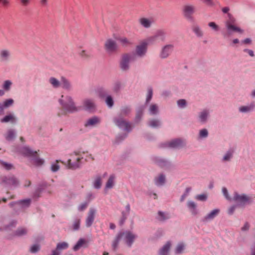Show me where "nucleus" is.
<instances>
[{"label":"nucleus","instance_id":"63","mask_svg":"<svg viewBox=\"0 0 255 255\" xmlns=\"http://www.w3.org/2000/svg\"><path fill=\"white\" fill-rule=\"evenodd\" d=\"M203 2L208 6H212L216 3V0H202Z\"/></svg>","mask_w":255,"mask_h":255},{"label":"nucleus","instance_id":"12","mask_svg":"<svg viewBox=\"0 0 255 255\" xmlns=\"http://www.w3.org/2000/svg\"><path fill=\"white\" fill-rule=\"evenodd\" d=\"M174 45L173 44H166L164 45L161 48L159 53V57L161 59H166L168 58L173 50Z\"/></svg>","mask_w":255,"mask_h":255},{"label":"nucleus","instance_id":"28","mask_svg":"<svg viewBox=\"0 0 255 255\" xmlns=\"http://www.w3.org/2000/svg\"><path fill=\"white\" fill-rule=\"evenodd\" d=\"M166 180V177L163 173H160L156 176L154 179L155 185L157 186H162L164 184Z\"/></svg>","mask_w":255,"mask_h":255},{"label":"nucleus","instance_id":"38","mask_svg":"<svg viewBox=\"0 0 255 255\" xmlns=\"http://www.w3.org/2000/svg\"><path fill=\"white\" fill-rule=\"evenodd\" d=\"M192 29L196 35L198 37H202L204 33L201 28L196 24H194L192 26Z\"/></svg>","mask_w":255,"mask_h":255},{"label":"nucleus","instance_id":"42","mask_svg":"<svg viewBox=\"0 0 255 255\" xmlns=\"http://www.w3.org/2000/svg\"><path fill=\"white\" fill-rule=\"evenodd\" d=\"M153 22V21L152 20L145 18L144 17H142L139 19V22L140 24L145 28L149 27Z\"/></svg>","mask_w":255,"mask_h":255},{"label":"nucleus","instance_id":"61","mask_svg":"<svg viewBox=\"0 0 255 255\" xmlns=\"http://www.w3.org/2000/svg\"><path fill=\"white\" fill-rule=\"evenodd\" d=\"M146 41H147V42L146 43L147 44V45L153 44L155 42H157L154 35L147 38L146 39Z\"/></svg>","mask_w":255,"mask_h":255},{"label":"nucleus","instance_id":"31","mask_svg":"<svg viewBox=\"0 0 255 255\" xmlns=\"http://www.w3.org/2000/svg\"><path fill=\"white\" fill-rule=\"evenodd\" d=\"M28 233V230L25 227H19L12 234V236L21 237L25 236Z\"/></svg>","mask_w":255,"mask_h":255},{"label":"nucleus","instance_id":"8","mask_svg":"<svg viewBox=\"0 0 255 255\" xmlns=\"http://www.w3.org/2000/svg\"><path fill=\"white\" fill-rule=\"evenodd\" d=\"M114 123L119 128L129 132L131 130L130 124L121 116H117L113 119Z\"/></svg>","mask_w":255,"mask_h":255},{"label":"nucleus","instance_id":"32","mask_svg":"<svg viewBox=\"0 0 255 255\" xmlns=\"http://www.w3.org/2000/svg\"><path fill=\"white\" fill-rule=\"evenodd\" d=\"M16 225L17 221L16 220H12L8 225L4 226L2 227H0V231H10L14 228Z\"/></svg>","mask_w":255,"mask_h":255},{"label":"nucleus","instance_id":"7","mask_svg":"<svg viewBox=\"0 0 255 255\" xmlns=\"http://www.w3.org/2000/svg\"><path fill=\"white\" fill-rule=\"evenodd\" d=\"M0 184L15 187L19 185V181L13 175L1 176L0 177Z\"/></svg>","mask_w":255,"mask_h":255},{"label":"nucleus","instance_id":"60","mask_svg":"<svg viewBox=\"0 0 255 255\" xmlns=\"http://www.w3.org/2000/svg\"><path fill=\"white\" fill-rule=\"evenodd\" d=\"M40 250V246L38 245H33L30 248V251L32 253H36Z\"/></svg>","mask_w":255,"mask_h":255},{"label":"nucleus","instance_id":"9","mask_svg":"<svg viewBox=\"0 0 255 255\" xmlns=\"http://www.w3.org/2000/svg\"><path fill=\"white\" fill-rule=\"evenodd\" d=\"M233 200L240 206H244L251 202V198L245 194H239L235 193Z\"/></svg>","mask_w":255,"mask_h":255},{"label":"nucleus","instance_id":"53","mask_svg":"<svg viewBox=\"0 0 255 255\" xmlns=\"http://www.w3.org/2000/svg\"><path fill=\"white\" fill-rule=\"evenodd\" d=\"M11 85L12 82L10 80H6L3 82L2 88L8 91L10 90Z\"/></svg>","mask_w":255,"mask_h":255},{"label":"nucleus","instance_id":"39","mask_svg":"<svg viewBox=\"0 0 255 255\" xmlns=\"http://www.w3.org/2000/svg\"><path fill=\"white\" fill-rule=\"evenodd\" d=\"M186 245L184 243H178L174 250V253L176 255H180L184 252Z\"/></svg>","mask_w":255,"mask_h":255},{"label":"nucleus","instance_id":"56","mask_svg":"<svg viewBox=\"0 0 255 255\" xmlns=\"http://www.w3.org/2000/svg\"><path fill=\"white\" fill-rule=\"evenodd\" d=\"M208 25L210 27H211L212 30H213L215 32H218L220 28L219 26L216 24L214 22H210L208 23Z\"/></svg>","mask_w":255,"mask_h":255},{"label":"nucleus","instance_id":"58","mask_svg":"<svg viewBox=\"0 0 255 255\" xmlns=\"http://www.w3.org/2000/svg\"><path fill=\"white\" fill-rule=\"evenodd\" d=\"M80 219H76L73 223V229L74 231L78 230L80 228Z\"/></svg>","mask_w":255,"mask_h":255},{"label":"nucleus","instance_id":"44","mask_svg":"<svg viewBox=\"0 0 255 255\" xmlns=\"http://www.w3.org/2000/svg\"><path fill=\"white\" fill-rule=\"evenodd\" d=\"M121 239V235H120L119 233L116 236L115 239L112 242V248L114 251H116L118 247L119 243Z\"/></svg>","mask_w":255,"mask_h":255},{"label":"nucleus","instance_id":"15","mask_svg":"<svg viewBox=\"0 0 255 255\" xmlns=\"http://www.w3.org/2000/svg\"><path fill=\"white\" fill-rule=\"evenodd\" d=\"M11 57V51L7 48L0 49V61L5 63L10 61Z\"/></svg>","mask_w":255,"mask_h":255},{"label":"nucleus","instance_id":"2","mask_svg":"<svg viewBox=\"0 0 255 255\" xmlns=\"http://www.w3.org/2000/svg\"><path fill=\"white\" fill-rule=\"evenodd\" d=\"M244 30L237 26L235 19L233 17L229 18L225 21V27L223 28L222 34L224 38H228L232 36L234 32L243 33Z\"/></svg>","mask_w":255,"mask_h":255},{"label":"nucleus","instance_id":"34","mask_svg":"<svg viewBox=\"0 0 255 255\" xmlns=\"http://www.w3.org/2000/svg\"><path fill=\"white\" fill-rule=\"evenodd\" d=\"M31 203V199H25L23 200H20L16 201V204L19 206L22 209H26L28 208Z\"/></svg>","mask_w":255,"mask_h":255},{"label":"nucleus","instance_id":"29","mask_svg":"<svg viewBox=\"0 0 255 255\" xmlns=\"http://www.w3.org/2000/svg\"><path fill=\"white\" fill-rule=\"evenodd\" d=\"M187 206L192 215H196L198 214L197 206L195 202L190 200L188 201L187 203Z\"/></svg>","mask_w":255,"mask_h":255},{"label":"nucleus","instance_id":"11","mask_svg":"<svg viewBox=\"0 0 255 255\" xmlns=\"http://www.w3.org/2000/svg\"><path fill=\"white\" fill-rule=\"evenodd\" d=\"M118 48L116 42L112 39L107 40L105 43V49L108 54L111 55L116 53Z\"/></svg>","mask_w":255,"mask_h":255},{"label":"nucleus","instance_id":"36","mask_svg":"<svg viewBox=\"0 0 255 255\" xmlns=\"http://www.w3.org/2000/svg\"><path fill=\"white\" fill-rule=\"evenodd\" d=\"M116 177L114 175H111L106 184L105 190L112 189L115 185Z\"/></svg>","mask_w":255,"mask_h":255},{"label":"nucleus","instance_id":"40","mask_svg":"<svg viewBox=\"0 0 255 255\" xmlns=\"http://www.w3.org/2000/svg\"><path fill=\"white\" fill-rule=\"evenodd\" d=\"M147 124L151 128H156L160 127L161 123L159 119H152L148 121Z\"/></svg>","mask_w":255,"mask_h":255},{"label":"nucleus","instance_id":"54","mask_svg":"<svg viewBox=\"0 0 255 255\" xmlns=\"http://www.w3.org/2000/svg\"><path fill=\"white\" fill-rule=\"evenodd\" d=\"M153 95V91L151 88H149L147 89V96L146 98V103H148L151 100Z\"/></svg>","mask_w":255,"mask_h":255},{"label":"nucleus","instance_id":"43","mask_svg":"<svg viewBox=\"0 0 255 255\" xmlns=\"http://www.w3.org/2000/svg\"><path fill=\"white\" fill-rule=\"evenodd\" d=\"M144 111V107L143 106L139 107L136 110V114L135 119V122H139L142 116Z\"/></svg>","mask_w":255,"mask_h":255},{"label":"nucleus","instance_id":"19","mask_svg":"<svg viewBox=\"0 0 255 255\" xmlns=\"http://www.w3.org/2000/svg\"><path fill=\"white\" fill-rule=\"evenodd\" d=\"M220 212V210L219 209H215L212 210L202 219V221L204 223H207L213 220L219 214Z\"/></svg>","mask_w":255,"mask_h":255},{"label":"nucleus","instance_id":"22","mask_svg":"<svg viewBox=\"0 0 255 255\" xmlns=\"http://www.w3.org/2000/svg\"><path fill=\"white\" fill-rule=\"evenodd\" d=\"M182 11L185 15H192L196 12V8L192 4H185L183 6Z\"/></svg>","mask_w":255,"mask_h":255},{"label":"nucleus","instance_id":"52","mask_svg":"<svg viewBox=\"0 0 255 255\" xmlns=\"http://www.w3.org/2000/svg\"><path fill=\"white\" fill-rule=\"evenodd\" d=\"M177 104L179 108L183 109L187 106V102L185 99H180L177 101Z\"/></svg>","mask_w":255,"mask_h":255},{"label":"nucleus","instance_id":"27","mask_svg":"<svg viewBox=\"0 0 255 255\" xmlns=\"http://www.w3.org/2000/svg\"><path fill=\"white\" fill-rule=\"evenodd\" d=\"M170 217L171 216L169 213L159 211L157 214L156 218L158 221L163 222L169 219Z\"/></svg>","mask_w":255,"mask_h":255},{"label":"nucleus","instance_id":"13","mask_svg":"<svg viewBox=\"0 0 255 255\" xmlns=\"http://www.w3.org/2000/svg\"><path fill=\"white\" fill-rule=\"evenodd\" d=\"M165 145L172 148H181L185 145V141L182 138H175L165 143Z\"/></svg>","mask_w":255,"mask_h":255},{"label":"nucleus","instance_id":"18","mask_svg":"<svg viewBox=\"0 0 255 255\" xmlns=\"http://www.w3.org/2000/svg\"><path fill=\"white\" fill-rule=\"evenodd\" d=\"M101 122V119L97 116H93L88 119L84 124L85 128H93L97 126Z\"/></svg>","mask_w":255,"mask_h":255},{"label":"nucleus","instance_id":"55","mask_svg":"<svg viewBox=\"0 0 255 255\" xmlns=\"http://www.w3.org/2000/svg\"><path fill=\"white\" fill-rule=\"evenodd\" d=\"M121 88V82L117 81L115 82L113 87V90L115 92H118Z\"/></svg>","mask_w":255,"mask_h":255},{"label":"nucleus","instance_id":"30","mask_svg":"<svg viewBox=\"0 0 255 255\" xmlns=\"http://www.w3.org/2000/svg\"><path fill=\"white\" fill-rule=\"evenodd\" d=\"M88 247L87 241L83 238L80 239L76 244L73 247V250L77 251L80 249L81 247L87 248Z\"/></svg>","mask_w":255,"mask_h":255},{"label":"nucleus","instance_id":"59","mask_svg":"<svg viewBox=\"0 0 255 255\" xmlns=\"http://www.w3.org/2000/svg\"><path fill=\"white\" fill-rule=\"evenodd\" d=\"M58 163V160H56L55 163L52 164L51 166V170H52V171L55 172L57 171L59 169L60 166Z\"/></svg>","mask_w":255,"mask_h":255},{"label":"nucleus","instance_id":"10","mask_svg":"<svg viewBox=\"0 0 255 255\" xmlns=\"http://www.w3.org/2000/svg\"><path fill=\"white\" fill-rule=\"evenodd\" d=\"M83 109L89 112H94L96 111L97 106L95 100L93 98H85L82 101Z\"/></svg>","mask_w":255,"mask_h":255},{"label":"nucleus","instance_id":"14","mask_svg":"<svg viewBox=\"0 0 255 255\" xmlns=\"http://www.w3.org/2000/svg\"><path fill=\"white\" fill-rule=\"evenodd\" d=\"M96 214V210L94 208H90L85 220V225L87 228L91 227L93 225Z\"/></svg>","mask_w":255,"mask_h":255},{"label":"nucleus","instance_id":"26","mask_svg":"<svg viewBox=\"0 0 255 255\" xmlns=\"http://www.w3.org/2000/svg\"><path fill=\"white\" fill-rule=\"evenodd\" d=\"M0 122L2 123L10 122L14 124L17 122V118L13 114H9L1 119Z\"/></svg>","mask_w":255,"mask_h":255},{"label":"nucleus","instance_id":"46","mask_svg":"<svg viewBox=\"0 0 255 255\" xmlns=\"http://www.w3.org/2000/svg\"><path fill=\"white\" fill-rule=\"evenodd\" d=\"M158 107L157 105L152 104L150 105L149 108V112L152 115H155L158 113Z\"/></svg>","mask_w":255,"mask_h":255},{"label":"nucleus","instance_id":"47","mask_svg":"<svg viewBox=\"0 0 255 255\" xmlns=\"http://www.w3.org/2000/svg\"><path fill=\"white\" fill-rule=\"evenodd\" d=\"M79 56L83 59H88L91 57L90 53L85 50L82 49L78 52Z\"/></svg>","mask_w":255,"mask_h":255},{"label":"nucleus","instance_id":"49","mask_svg":"<svg viewBox=\"0 0 255 255\" xmlns=\"http://www.w3.org/2000/svg\"><path fill=\"white\" fill-rule=\"evenodd\" d=\"M93 185L96 189H100L101 188L102 185V177L98 175L95 177Z\"/></svg>","mask_w":255,"mask_h":255},{"label":"nucleus","instance_id":"17","mask_svg":"<svg viewBox=\"0 0 255 255\" xmlns=\"http://www.w3.org/2000/svg\"><path fill=\"white\" fill-rule=\"evenodd\" d=\"M210 117V111L208 109H203L200 111L198 116L199 122L201 124L207 123Z\"/></svg>","mask_w":255,"mask_h":255},{"label":"nucleus","instance_id":"62","mask_svg":"<svg viewBox=\"0 0 255 255\" xmlns=\"http://www.w3.org/2000/svg\"><path fill=\"white\" fill-rule=\"evenodd\" d=\"M195 199L199 201H205L207 200V197L206 195L203 194L196 195Z\"/></svg>","mask_w":255,"mask_h":255},{"label":"nucleus","instance_id":"33","mask_svg":"<svg viewBox=\"0 0 255 255\" xmlns=\"http://www.w3.org/2000/svg\"><path fill=\"white\" fill-rule=\"evenodd\" d=\"M131 111V108L130 106H124L121 107L120 113L118 116L122 117L128 116Z\"/></svg>","mask_w":255,"mask_h":255},{"label":"nucleus","instance_id":"16","mask_svg":"<svg viewBox=\"0 0 255 255\" xmlns=\"http://www.w3.org/2000/svg\"><path fill=\"white\" fill-rule=\"evenodd\" d=\"M147 44L145 42H142L140 44L136 46L135 48L136 55L140 57H143L147 52Z\"/></svg>","mask_w":255,"mask_h":255},{"label":"nucleus","instance_id":"24","mask_svg":"<svg viewBox=\"0 0 255 255\" xmlns=\"http://www.w3.org/2000/svg\"><path fill=\"white\" fill-rule=\"evenodd\" d=\"M171 242L168 241L158 251V255H169V251L171 247Z\"/></svg>","mask_w":255,"mask_h":255},{"label":"nucleus","instance_id":"6","mask_svg":"<svg viewBox=\"0 0 255 255\" xmlns=\"http://www.w3.org/2000/svg\"><path fill=\"white\" fill-rule=\"evenodd\" d=\"M121 235V238H123L125 243L128 247H131L134 242L137 235L129 231H126L123 232H120Z\"/></svg>","mask_w":255,"mask_h":255},{"label":"nucleus","instance_id":"3","mask_svg":"<svg viewBox=\"0 0 255 255\" xmlns=\"http://www.w3.org/2000/svg\"><path fill=\"white\" fill-rule=\"evenodd\" d=\"M20 152L25 156L30 157V162L35 166H41L44 162L43 159L38 157L37 151H33L27 146L22 147Z\"/></svg>","mask_w":255,"mask_h":255},{"label":"nucleus","instance_id":"45","mask_svg":"<svg viewBox=\"0 0 255 255\" xmlns=\"http://www.w3.org/2000/svg\"><path fill=\"white\" fill-rule=\"evenodd\" d=\"M117 39L123 46H127L132 44L130 40L125 37H120Z\"/></svg>","mask_w":255,"mask_h":255},{"label":"nucleus","instance_id":"25","mask_svg":"<svg viewBox=\"0 0 255 255\" xmlns=\"http://www.w3.org/2000/svg\"><path fill=\"white\" fill-rule=\"evenodd\" d=\"M234 150L233 148H230L223 155L221 159L222 162H227L231 161L233 157L234 154Z\"/></svg>","mask_w":255,"mask_h":255},{"label":"nucleus","instance_id":"48","mask_svg":"<svg viewBox=\"0 0 255 255\" xmlns=\"http://www.w3.org/2000/svg\"><path fill=\"white\" fill-rule=\"evenodd\" d=\"M156 163L161 167H165L170 165V162L168 160L162 158L157 159Z\"/></svg>","mask_w":255,"mask_h":255},{"label":"nucleus","instance_id":"21","mask_svg":"<svg viewBox=\"0 0 255 255\" xmlns=\"http://www.w3.org/2000/svg\"><path fill=\"white\" fill-rule=\"evenodd\" d=\"M69 245L66 242L58 243L56 246V249L52 251L51 255H60V251L67 249Z\"/></svg>","mask_w":255,"mask_h":255},{"label":"nucleus","instance_id":"41","mask_svg":"<svg viewBox=\"0 0 255 255\" xmlns=\"http://www.w3.org/2000/svg\"><path fill=\"white\" fill-rule=\"evenodd\" d=\"M49 82L54 88H58L61 86V80L59 81L55 77H50L49 79Z\"/></svg>","mask_w":255,"mask_h":255},{"label":"nucleus","instance_id":"35","mask_svg":"<svg viewBox=\"0 0 255 255\" xmlns=\"http://www.w3.org/2000/svg\"><path fill=\"white\" fill-rule=\"evenodd\" d=\"M157 42H163L165 40L166 34L162 30H158L154 34Z\"/></svg>","mask_w":255,"mask_h":255},{"label":"nucleus","instance_id":"4","mask_svg":"<svg viewBox=\"0 0 255 255\" xmlns=\"http://www.w3.org/2000/svg\"><path fill=\"white\" fill-rule=\"evenodd\" d=\"M71 158L69 159L67 163H64L67 168L71 170H76L81 168L83 157L81 156L80 152H75L71 154Z\"/></svg>","mask_w":255,"mask_h":255},{"label":"nucleus","instance_id":"37","mask_svg":"<svg viewBox=\"0 0 255 255\" xmlns=\"http://www.w3.org/2000/svg\"><path fill=\"white\" fill-rule=\"evenodd\" d=\"M16 136V133L14 129H9L4 134V137L7 141L12 140Z\"/></svg>","mask_w":255,"mask_h":255},{"label":"nucleus","instance_id":"64","mask_svg":"<svg viewBox=\"0 0 255 255\" xmlns=\"http://www.w3.org/2000/svg\"><path fill=\"white\" fill-rule=\"evenodd\" d=\"M0 163L1 165V166L5 169L9 170V169H11L12 167V165L11 164L3 162V161H1Z\"/></svg>","mask_w":255,"mask_h":255},{"label":"nucleus","instance_id":"50","mask_svg":"<svg viewBox=\"0 0 255 255\" xmlns=\"http://www.w3.org/2000/svg\"><path fill=\"white\" fill-rule=\"evenodd\" d=\"M208 131L206 128H203L199 130L198 137L199 138H205L208 137Z\"/></svg>","mask_w":255,"mask_h":255},{"label":"nucleus","instance_id":"5","mask_svg":"<svg viewBox=\"0 0 255 255\" xmlns=\"http://www.w3.org/2000/svg\"><path fill=\"white\" fill-rule=\"evenodd\" d=\"M133 57V54L131 53H125L122 55L119 67L122 71L127 72L130 68V62Z\"/></svg>","mask_w":255,"mask_h":255},{"label":"nucleus","instance_id":"51","mask_svg":"<svg viewBox=\"0 0 255 255\" xmlns=\"http://www.w3.org/2000/svg\"><path fill=\"white\" fill-rule=\"evenodd\" d=\"M105 102L109 108H112L114 104V102L112 97L111 95H108L105 99Z\"/></svg>","mask_w":255,"mask_h":255},{"label":"nucleus","instance_id":"20","mask_svg":"<svg viewBox=\"0 0 255 255\" xmlns=\"http://www.w3.org/2000/svg\"><path fill=\"white\" fill-rule=\"evenodd\" d=\"M64 90L70 92L73 90V85L71 81L64 76L61 77V86Z\"/></svg>","mask_w":255,"mask_h":255},{"label":"nucleus","instance_id":"23","mask_svg":"<svg viewBox=\"0 0 255 255\" xmlns=\"http://www.w3.org/2000/svg\"><path fill=\"white\" fill-rule=\"evenodd\" d=\"M255 108V102H252L246 106H241L239 108V111L242 113H250L254 110Z\"/></svg>","mask_w":255,"mask_h":255},{"label":"nucleus","instance_id":"57","mask_svg":"<svg viewBox=\"0 0 255 255\" xmlns=\"http://www.w3.org/2000/svg\"><path fill=\"white\" fill-rule=\"evenodd\" d=\"M13 102L14 101L12 99H7L4 101L3 106L4 108L9 107L13 105Z\"/></svg>","mask_w":255,"mask_h":255},{"label":"nucleus","instance_id":"1","mask_svg":"<svg viewBox=\"0 0 255 255\" xmlns=\"http://www.w3.org/2000/svg\"><path fill=\"white\" fill-rule=\"evenodd\" d=\"M63 95L61 96V98L58 100V102L62 106L63 110L58 113V116L66 115L67 113H73L78 111V109L76 107L73 98L69 95L65 96V101L63 99Z\"/></svg>","mask_w":255,"mask_h":255}]
</instances>
